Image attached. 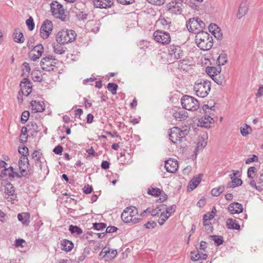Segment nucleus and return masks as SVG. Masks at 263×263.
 <instances>
[{
  "label": "nucleus",
  "instance_id": "nucleus-54",
  "mask_svg": "<svg viewBox=\"0 0 263 263\" xmlns=\"http://www.w3.org/2000/svg\"><path fill=\"white\" fill-rule=\"evenodd\" d=\"M106 227V224L103 222H95L93 223V228L96 230L100 231L104 229Z\"/></svg>",
  "mask_w": 263,
  "mask_h": 263
},
{
  "label": "nucleus",
  "instance_id": "nucleus-36",
  "mask_svg": "<svg viewBox=\"0 0 263 263\" xmlns=\"http://www.w3.org/2000/svg\"><path fill=\"white\" fill-rule=\"evenodd\" d=\"M214 108V105H209V104H204L202 107L203 110L205 112V114L210 116L214 115L215 109Z\"/></svg>",
  "mask_w": 263,
  "mask_h": 263
},
{
  "label": "nucleus",
  "instance_id": "nucleus-50",
  "mask_svg": "<svg viewBox=\"0 0 263 263\" xmlns=\"http://www.w3.org/2000/svg\"><path fill=\"white\" fill-rule=\"evenodd\" d=\"M23 67L22 69L23 73L21 74L22 77L25 76V72H27L29 74L30 72L31 69L29 66V64L27 62H24L22 64Z\"/></svg>",
  "mask_w": 263,
  "mask_h": 263
},
{
  "label": "nucleus",
  "instance_id": "nucleus-32",
  "mask_svg": "<svg viewBox=\"0 0 263 263\" xmlns=\"http://www.w3.org/2000/svg\"><path fill=\"white\" fill-rule=\"evenodd\" d=\"M221 71V68L219 65L216 67L208 66L205 69L206 73L210 77L212 74H214V76L219 75Z\"/></svg>",
  "mask_w": 263,
  "mask_h": 263
},
{
  "label": "nucleus",
  "instance_id": "nucleus-8",
  "mask_svg": "<svg viewBox=\"0 0 263 263\" xmlns=\"http://www.w3.org/2000/svg\"><path fill=\"white\" fill-rule=\"evenodd\" d=\"M168 53L171 59L178 60L184 55V51L181 46L174 44L170 45L168 47Z\"/></svg>",
  "mask_w": 263,
  "mask_h": 263
},
{
  "label": "nucleus",
  "instance_id": "nucleus-48",
  "mask_svg": "<svg viewBox=\"0 0 263 263\" xmlns=\"http://www.w3.org/2000/svg\"><path fill=\"white\" fill-rule=\"evenodd\" d=\"M257 169L254 166L250 167L247 171V176L250 179H253L255 176Z\"/></svg>",
  "mask_w": 263,
  "mask_h": 263
},
{
  "label": "nucleus",
  "instance_id": "nucleus-29",
  "mask_svg": "<svg viewBox=\"0 0 263 263\" xmlns=\"http://www.w3.org/2000/svg\"><path fill=\"white\" fill-rule=\"evenodd\" d=\"M132 206L127 207L121 214V218L125 223H128L132 221V211L129 212Z\"/></svg>",
  "mask_w": 263,
  "mask_h": 263
},
{
  "label": "nucleus",
  "instance_id": "nucleus-63",
  "mask_svg": "<svg viewBox=\"0 0 263 263\" xmlns=\"http://www.w3.org/2000/svg\"><path fill=\"white\" fill-rule=\"evenodd\" d=\"M83 192L86 194H90L92 191L93 188L89 184L85 185L83 189Z\"/></svg>",
  "mask_w": 263,
  "mask_h": 263
},
{
  "label": "nucleus",
  "instance_id": "nucleus-12",
  "mask_svg": "<svg viewBox=\"0 0 263 263\" xmlns=\"http://www.w3.org/2000/svg\"><path fill=\"white\" fill-rule=\"evenodd\" d=\"M59 7L55 8L52 6L51 13L52 14L57 18H59L62 21H66L68 20V16L65 13V10L62 4H56Z\"/></svg>",
  "mask_w": 263,
  "mask_h": 263
},
{
  "label": "nucleus",
  "instance_id": "nucleus-40",
  "mask_svg": "<svg viewBox=\"0 0 263 263\" xmlns=\"http://www.w3.org/2000/svg\"><path fill=\"white\" fill-rule=\"evenodd\" d=\"M69 231L72 234L80 235L83 233V231L81 228L77 226H73L71 224L69 226Z\"/></svg>",
  "mask_w": 263,
  "mask_h": 263
},
{
  "label": "nucleus",
  "instance_id": "nucleus-42",
  "mask_svg": "<svg viewBox=\"0 0 263 263\" xmlns=\"http://www.w3.org/2000/svg\"><path fill=\"white\" fill-rule=\"evenodd\" d=\"M10 174L11 173L9 172H4V169L2 170L0 174V182L8 181V179L11 180V176Z\"/></svg>",
  "mask_w": 263,
  "mask_h": 263
},
{
  "label": "nucleus",
  "instance_id": "nucleus-2",
  "mask_svg": "<svg viewBox=\"0 0 263 263\" xmlns=\"http://www.w3.org/2000/svg\"><path fill=\"white\" fill-rule=\"evenodd\" d=\"M211 82L203 79L197 80L194 85V91L196 96L204 98L208 96L211 90Z\"/></svg>",
  "mask_w": 263,
  "mask_h": 263
},
{
  "label": "nucleus",
  "instance_id": "nucleus-30",
  "mask_svg": "<svg viewBox=\"0 0 263 263\" xmlns=\"http://www.w3.org/2000/svg\"><path fill=\"white\" fill-rule=\"evenodd\" d=\"M226 225L227 228L230 229L238 230L240 228V226L236 220L233 218L227 219Z\"/></svg>",
  "mask_w": 263,
  "mask_h": 263
},
{
  "label": "nucleus",
  "instance_id": "nucleus-59",
  "mask_svg": "<svg viewBox=\"0 0 263 263\" xmlns=\"http://www.w3.org/2000/svg\"><path fill=\"white\" fill-rule=\"evenodd\" d=\"M42 155V153L40 150H35L33 152L31 155L32 159L35 160L40 159L41 156Z\"/></svg>",
  "mask_w": 263,
  "mask_h": 263
},
{
  "label": "nucleus",
  "instance_id": "nucleus-7",
  "mask_svg": "<svg viewBox=\"0 0 263 263\" xmlns=\"http://www.w3.org/2000/svg\"><path fill=\"white\" fill-rule=\"evenodd\" d=\"M182 0H172L166 4V10L173 14H180L182 11Z\"/></svg>",
  "mask_w": 263,
  "mask_h": 263
},
{
  "label": "nucleus",
  "instance_id": "nucleus-21",
  "mask_svg": "<svg viewBox=\"0 0 263 263\" xmlns=\"http://www.w3.org/2000/svg\"><path fill=\"white\" fill-rule=\"evenodd\" d=\"M202 175L199 174L197 176L193 177L190 181L187 187L188 192H191L194 190L201 181Z\"/></svg>",
  "mask_w": 263,
  "mask_h": 263
},
{
  "label": "nucleus",
  "instance_id": "nucleus-23",
  "mask_svg": "<svg viewBox=\"0 0 263 263\" xmlns=\"http://www.w3.org/2000/svg\"><path fill=\"white\" fill-rule=\"evenodd\" d=\"M213 120V119L211 116L205 115L204 117L199 119L198 125L202 127L209 128Z\"/></svg>",
  "mask_w": 263,
  "mask_h": 263
},
{
  "label": "nucleus",
  "instance_id": "nucleus-57",
  "mask_svg": "<svg viewBox=\"0 0 263 263\" xmlns=\"http://www.w3.org/2000/svg\"><path fill=\"white\" fill-rule=\"evenodd\" d=\"M157 226V223L154 221H149L145 223L143 226L144 228L147 229H153Z\"/></svg>",
  "mask_w": 263,
  "mask_h": 263
},
{
  "label": "nucleus",
  "instance_id": "nucleus-10",
  "mask_svg": "<svg viewBox=\"0 0 263 263\" xmlns=\"http://www.w3.org/2000/svg\"><path fill=\"white\" fill-rule=\"evenodd\" d=\"M53 29V24L49 20H45L40 28V36L43 39H47L51 34Z\"/></svg>",
  "mask_w": 263,
  "mask_h": 263
},
{
  "label": "nucleus",
  "instance_id": "nucleus-17",
  "mask_svg": "<svg viewBox=\"0 0 263 263\" xmlns=\"http://www.w3.org/2000/svg\"><path fill=\"white\" fill-rule=\"evenodd\" d=\"M5 187V193L9 196L16 197L15 190L13 185L8 181L0 182Z\"/></svg>",
  "mask_w": 263,
  "mask_h": 263
},
{
  "label": "nucleus",
  "instance_id": "nucleus-61",
  "mask_svg": "<svg viewBox=\"0 0 263 263\" xmlns=\"http://www.w3.org/2000/svg\"><path fill=\"white\" fill-rule=\"evenodd\" d=\"M147 2L153 5L160 6L163 4L165 0H147Z\"/></svg>",
  "mask_w": 263,
  "mask_h": 263
},
{
  "label": "nucleus",
  "instance_id": "nucleus-25",
  "mask_svg": "<svg viewBox=\"0 0 263 263\" xmlns=\"http://www.w3.org/2000/svg\"><path fill=\"white\" fill-rule=\"evenodd\" d=\"M208 137L206 135H203L202 136L199 137L198 142L197 144V146L194 152L196 155H197V153L198 152V151L202 149L206 145L207 142L206 139Z\"/></svg>",
  "mask_w": 263,
  "mask_h": 263
},
{
  "label": "nucleus",
  "instance_id": "nucleus-13",
  "mask_svg": "<svg viewBox=\"0 0 263 263\" xmlns=\"http://www.w3.org/2000/svg\"><path fill=\"white\" fill-rule=\"evenodd\" d=\"M44 51V47L41 44L34 46L29 53V57L31 60L35 61L42 55Z\"/></svg>",
  "mask_w": 263,
  "mask_h": 263
},
{
  "label": "nucleus",
  "instance_id": "nucleus-4",
  "mask_svg": "<svg viewBox=\"0 0 263 263\" xmlns=\"http://www.w3.org/2000/svg\"><path fill=\"white\" fill-rule=\"evenodd\" d=\"M205 27V24L200 18L196 17L190 18L186 23V27L190 32L197 34Z\"/></svg>",
  "mask_w": 263,
  "mask_h": 263
},
{
  "label": "nucleus",
  "instance_id": "nucleus-34",
  "mask_svg": "<svg viewBox=\"0 0 263 263\" xmlns=\"http://www.w3.org/2000/svg\"><path fill=\"white\" fill-rule=\"evenodd\" d=\"M13 36V39L16 43H23L25 41V37L23 33L21 31L17 32V30H15Z\"/></svg>",
  "mask_w": 263,
  "mask_h": 263
},
{
  "label": "nucleus",
  "instance_id": "nucleus-19",
  "mask_svg": "<svg viewBox=\"0 0 263 263\" xmlns=\"http://www.w3.org/2000/svg\"><path fill=\"white\" fill-rule=\"evenodd\" d=\"M94 6L99 8H108L114 4V0H93Z\"/></svg>",
  "mask_w": 263,
  "mask_h": 263
},
{
  "label": "nucleus",
  "instance_id": "nucleus-62",
  "mask_svg": "<svg viewBox=\"0 0 263 263\" xmlns=\"http://www.w3.org/2000/svg\"><path fill=\"white\" fill-rule=\"evenodd\" d=\"M63 150V147L61 145H59L56 146L52 151L54 154L61 155L62 153Z\"/></svg>",
  "mask_w": 263,
  "mask_h": 263
},
{
  "label": "nucleus",
  "instance_id": "nucleus-15",
  "mask_svg": "<svg viewBox=\"0 0 263 263\" xmlns=\"http://www.w3.org/2000/svg\"><path fill=\"white\" fill-rule=\"evenodd\" d=\"M165 168L168 173H174L178 168V163L177 160L170 158L165 161Z\"/></svg>",
  "mask_w": 263,
  "mask_h": 263
},
{
  "label": "nucleus",
  "instance_id": "nucleus-60",
  "mask_svg": "<svg viewBox=\"0 0 263 263\" xmlns=\"http://www.w3.org/2000/svg\"><path fill=\"white\" fill-rule=\"evenodd\" d=\"M209 30L213 34L217 30H220V29L216 24L212 23L209 26Z\"/></svg>",
  "mask_w": 263,
  "mask_h": 263
},
{
  "label": "nucleus",
  "instance_id": "nucleus-43",
  "mask_svg": "<svg viewBox=\"0 0 263 263\" xmlns=\"http://www.w3.org/2000/svg\"><path fill=\"white\" fill-rule=\"evenodd\" d=\"M224 190V186L223 185L219 186L217 187H215L211 190V195L213 196L217 197Z\"/></svg>",
  "mask_w": 263,
  "mask_h": 263
},
{
  "label": "nucleus",
  "instance_id": "nucleus-49",
  "mask_svg": "<svg viewBox=\"0 0 263 263\" xmlns=\"http://www.w3.org/2000/svg\"><path fill=\"white\" fill-rule=\"evenodd\" d=\"M230 178L232 180V185L231 186L232 187H235L237 186L241 185L242 183V181L240 178H238L237 177Z\"/></svg>",
  "mask_w": 263,
  "mask_h": 263
},
{
  "label": "nucleus",
  "instance_id": "nucleus-5",
  "mask_svg": "<svg viewBox=\"0 0 263 263\" xmlns=\"http://www.w3.org/2000/svg\"><path fill=\"white\" fill-rule=\"evenodd\" d=\"M189 131L187 129L181 130L177 127H173L170 129L169 138L174 143L181 142L183 139L188 134Z\"/></svg>",
  "mask_w": 263,
  "mask_h": 263
},
{
  "label": "nucleus",
  "instance_id": "nucleus-37",
  "mask_svg": "<svg viewBox=\"0 0 263 263\" xmlns=\"http://www.w3.org/2000/svg\"><path fill=\"white\" fill-rule=\"evenodd\" d=\"M160 207L162 208V210H165L166 213H165L169 216V217L171 216L172 213L175 212L176 209V206L175 204L172 205L169 207H167L166 204H162L160 205Z\"/></svg>",
  "mask_w": 263,
  "mask_h": 263
},
{
  "label": "nucleus",
  "instance_id": "nucleus-11",
  "mask_svg": "<svg viewBox=\"0 0 263 263\" xmlns=\"http://www.w3.org/2000/svg\"><path fill=\"white\" fill-rule=\"evenodd\" d=\"M20 86L21 89L18 92L19 94L21 92L23 95L28 96L32 92V83L27 78L21 80Z\"/></svg>",
  "mask_w": 263,
  "mask_h": 263
},
{
  "label": "nucleus",
  "instance_id": "nucleus-52",
  "mask_svg": "<svg viewBox=\"0 0 263 263\" xmlns=\"http://www.w3.org/2000/svg\"><path fill=\"white\" fill-rule=\"evenodd\" d=\"M30 116V112L29 111L25 110L24 111L21 116V122L22 123H25L29 119Z\"/></svg>",
  "mask_w": 263,
  "mask_h": 263
},
{
  "label": "nucleus",
  "instance_id": "nucleus-64",
  "mask_svg": "<svg viewBox=\"0 0 263 263\" xmlns=\"http://www.w3.org/2000/svg\"><path fill=\"white\" fill-rule=\"evenodd\" d=\"M192 255L191 257V259L193 261H197L200 259V253L197 251V253H195L193 252H191Z\"/></svg>",
  "mask_w": 263,
  "mask_h": 263
},
{
  "label": "nucleus",
  "instance_id": "nucleus-31",
  "mask_svg": "<svg viewBox=\"0 0 263 263\" xmlns=\"http://www.w3.org/2000/svg\"><path fill=\"white\" fill-rule=\"evenodd\" d=\"M27 164V170L29 168H31L29 167L30 163L29 161L28 158V157H27V155H23V156H21L19 161H18V167L19 170H21L22 169H26L25 168H24V166Z\"/></svg>",
  "mask_w": 263,
  "mask_h": 263
},
{
  "label": "nucleus",
  "instance_id": "nucleus-14",
  "mask_svg": "<svg viewBox=\"0 0 263 263\" xmlns=\"http://www.w3.org/2000/svg\"><path fill=\"white\" fill-rule=\"evenodd\" d=\"M52 60V55H48L43 58L40 62L42 69L46 71H50L53 70V66L51 60Z\"/></svg>",
  "mask_w": 263,
  "mask_h": 263
},
{
  "label": "nucleus",
  "instance_id": "nucleus-16",
  "mask_svg": "<svg viewBox=\"0 0 263 263\" xmlns=\"http://www.w3.org/2000/svg\"><path fill=\"white\" fill-rule=\"evenodd\" d=\"M173 115L175 119L178 121L185 120L188 117L187 112L180 108L174 110L173 112Z\"/></svg>",
  "mask_w": 263,
  "mask_h": 263
},
{
  "label": "nucleus",
  "instance_id": "nucleus-45",
  "mask_svg": "<svg viewBox=\"0 0 263 263\" xmlns=\"http://www.w3.org/2000/svg\"><path fill=\"white\" fill-rule=\"evenodd\" d=\"M210 237L213 238V240L217 246L222 245L224 241L223 237L221 236H217L215 235H210Z\"/></svg>",
  "mask_w": 263,
  "mask_h": 263
},
{
  "label": "nucleus",
  "instance_id": "nucleus-56",
  "mask_svg": "<svg viewBox=\"0 0 263 263\" xmlns=\"http://www.w3.org/2000/svg\"><path fill=\"white\" fill-rule=\"evenodd\" d=\"M211 78L218 85H222L224 82L223 79L220 76H214V74H212V75L211 76Z\"/></svg>",
  "mask_w": 263,
  "mask_h": 263
},
{
  "label": "nucleus",
  "instance_id": "nucleus-28",
  "mask_svg": "<svg viewBox=\"0 0 263 263\" xmlns=\"http://www.w3.org/2000/svg\"><path fill=\"white\" fill-rule=\"evenodd\" d=\"M61 249L67 252H70L73 248V243L68 239H64L61 241Z\"/></svg>",
  "mask_w": 263,
  "mask_h": 263
},
{
  "label": "nucleus",
  "instance_id": "nucleus-58",
  "mask_svg": "<svg viewBox=\"0 0 263 263\" xmlns=\"http://www.w3.org/2000/svg\"><path fill=\"white\" fill-rule=\"evenodd\" d=\"M18 153L23 156V155H27V157L29 155L28 148L27 146L24 145L22 147H19L18 149Z\"/></svg>",
  "mask_w": 263,
  "mask_h": 263
},
{
  "label": "nucleus",
  "instance_id": "nucleus-35",
  "mask_svg": "<svg viewBox=\"0 0 263 263\" xmlns=\"http://www.w3.org/2000/svg\"><path fill=\"white\" fill-rule=\"evenodd\" d=\"M52 47L54 53L59 54H64L66 51V48L62 46L60 44H52Z\"/></svg>",
  "mask_w": 263,
  "mask_h": 263
},
{
  "label": "nucleus",
  "instance_id": "nucleus-51",
  "mask_svg": "<svg viewBox=\"0 0 263 263\" xmlns=\"http://www.w3.org/2000/svg\"><path fill=\"white\" fill-rule=\"evenodd\" d=\"M26 24L27 26L28 29L32 31L34 28V23L33 19L31 16H30L26 21Z\"/></svg>",
  "mask_w": 263,
  "mask_h": 263
},
{
  "label": "nucleus",
  "instance_id": "nucleus-20",
  "mask_svg": "<svg viewBox=\"0 0 263 263\" xmlns=\"http://www.w3.org/2000/svg\"><path fill=\"white\" fill-rule=\"evenodd\" d=\"M162 210V208L160 207V205L154 208V206L147 208L144 210L143 212L140 214V216L144 217L147 214L152 216H156L158 215L159 212Z\"/></svg>",
  "mask_w": 263,
  "mask_h": 263
},
{
  "label": "nucleus",
  "instance_id": "nucleus-3",
  "mask_svg": "<svg viewBox=\"0 0 263 263\" xmlns=\"http://www.w3.org/2000/svg\"><path fill=\"white\" fill-rule=\"evenodd\" d=\"M77 37L74 30L63 29L60 31L55 36L56 41L61 45H65L73 42Z\"/></svg>",
  "mask_w": 263,
  "mask_h": 263
},
{
  "label": "nucleus",
  "instance_id": "nucleus-24",
  "mask_svg": "<svg viewBox=\"0 0 263 263\" xmlns=\"http://www.w3.org/2000/svg\"><path fill=\"white\" fill-rule=\"evenodd\" d=\"M32 110L34 112H41L45 110L44 103H41L36 100H32L30 102Z\"/></svg>",
  "mask_w": 263,
  "mask_h": 263
},
{
  "label": "nucleus",
  "instance_id": "nucleus-41",
  "mask_svg": "<svg viewBox=\"0 0 263 263\" xmlns=\"http://www.w3.org/2000/svg\"><path fill=\"white\" fill-rule=\"evenodd\" d=\"M147 193L151 196L158 197L161 195V191L158 187H150L147 190Z\"/></svg>",
  "mask_w": 263,
  "mask_h": 263
},
{
  "label": "nucleus",
  "instance_id": "nucleus-33",
  "mask_svg": "<svg viewBox=\"0 0 263 263\" xmlns=\"http://www.w3.org/2000/svg\"><path fill=\"white\" fill-rule=\"evenodd\" d=\"M35 165L36 167H40L41 174L42 173L45 176L48 174L49 171L47 165L42 164L41 159L35 160Z\"/></svg>",
  "mask_w": 263,
  "mask_h": 263
},
{
  "label": "nucleus",
  "instance_id": "nucleus-46",
  "mask_svg": "<svg viewBox=\"0 0 263 263\" xmlns=\"http://www.w3.org/2000/svg\"><path fill=\"white\" fill-rule=\"evenodd\" d=\"M107 88L112 95H115L117 94V90L118 88V86L115 83H109L107 84Z\"/></svg>",
  "mask_w": 263,
  "mask_h": 263
},
{
  "label": "nucleus",
  "instance_id": "nucleus-44",
  "mask_svg": "<svg viewBox=\"0 0 263 263\" xmlns=\"http://www.w3.org/2000/svg\"><path fill=\"white\" fill-rule=\"evenodd\" d=\"M28 132L27 127L26 126H23L21 130V133L20 135V141L21 143L26 142L28 138V136H25Z\"/></svg>",
  "mask_w": 263,
  "mask_h": 263
},
{
  "label": "nucleus",
  "instance_id": "nucleus-18",
  "mask_svg": "<svg viewBox=\"0 0 263 263\" xmlns=\"http://www.w3.org/2000/svg\"><path fill=\"white\" fill-rule=\"evenodd\" d=\"M20 171V173L14 172L12 174H10L11 176V179L16 177L21 178L22 177H25L29 178L33 174V170L32 168H29L28 170L26 169H22Z\"/></svg>",
  "mask_w": 263,
  "mask_h": 263
},
{
  "label": "nucleus",
  "instance_id": "nucleus-47",
  "mask_svg": "<svg viewBox=\"0 0 263 263\" xmlns=\"http://www.w3.org/2000/svg\"><path fill=\"white\" fill-rule=\"evenodd\" d=\"M138 46L141 50L146 51V49L149 48L150 43L147 41L143 40L138 43Z\"/></svg>",
  "mask_w": 263,
  "mask_h": 263
},
{
  "label": "nucleus",
  "instance_id": "nucleus-6",
  "mask_svg": "<svg viewBox=\"0 0 263 263\" xmlns=\"http://www.w3.org/2000/svg\"><path fill=\"white\" fill-rule=\"evenodd\" d=\"M181 105L183 107L189 110H196L199 108L198 100L193 97L185 95L181 98Z\"/></svg>",
  "mask_w": 263,
  "mask_h": 263
},
{
  "label": "nucleus",
  "instance_id": "nucleus-1",
  "mask_svg": "<svg viewBox=\"0 0 263 263\" xmlns=\"http://www.w3.org/2000/svg\"><path fill=\"white\" fill-rule=\"evenodd\" d=\"M195 42L197 46L203 51L210 50L213 45V37L204 31L198 32L195 36Z\"/></svg>",
  "mask_w": 263,
  "mask_h": 263
},
{
  "label": "nucleus",
  "instance_id": "nucleus-22",
  "mask_svg": "<svg viewBox=\"0 0 263 263\" xmlns=\"http://www.w3.org/2000/svg\"><path fill=\"white\" fill-rule=\"evenodd\" d=\"M228 209L232 214H239L243 211L242 205L237 202L231 203Z\"/></svg>",
  "mask_w": 263,
  "mask_h": 263
},
{
  "label": "nucleus",
  "instance_id": "nucleus-27",
  "mask_svg": "<svg viewBox=\"0 0 263 263\" xmlns=\"http://www.w3.org/2000/svg\"><path fill=\"white\" fill-rule=\"evenodd\" d=\"M30 215L28 212L20 213L17 215L18 220L25 226H28L30 223Z\"/></svg>",
  "mask_w": 263,
  "mask_h": 263
},
{
  "label": "nucleus",
  "instance_id": "nucleus-26",
  "mask_svg": "<svg viewBox=\"0 0 263 263\" xmlns=\"http://www.w3.org/2000/svg\"><path fill=\"white\" fill-rule=\"evenodd\" d=\"M248 11V7L246 1L242 2L239 7L238 13L237 14V18L240 19Z\"/></svg>",
  "mask_w": 263,
  "mask_h": 263
},
{
  "label": "nucleus",
  "instance_id": "nucleus-38",
  "mask_svg": "<svg viewBox=\"0 0 263 263\" xmlns=\"http://www.w3.org/2000/svg\"><path fill=\"white\" fill-rule=\"evenodd\" d=\"M31 76L34 82H41L43 80V77L39 70H33L31 72Z\"/></svg>",
  "mask_w": 263,
  "mask_h": 263
},
{
  "label": "nucleus",
  "instance_id": "nucleus-9",
  "mask_svg": "<svg viewBox=\"0 0 263 263\" xmlns=\"http://www.w3.org/2000/svg\"><path fill=\"white\" fill-rule=\"evenodd\" d=\"M153 36L155 41L162 44H168L171 42L170 34L162 30H156L154 32Z\"/></svg>",
  "mask_w": 263,
  "mask_h": 263
},
{
  "label": "nucleus",
  "instance_id": "nucleus-55",
  "mask_svg": "<svg viewBox=\"0 0 263 263\" xmlns=\"http://www.w3.org/2000/svg\"><path fill=\"white\" fill-rule=\"evenodd\" d=\"M27 127L29 128V130H32L33 132H38V126L36 123L34 122H29L27 124Z\"/></svg>",
  "mask_w": 263,
  "mask_h": 263
},
{
  "label": "nucleus",
  "instance_id": "nucleus-53",
  "mask_svg": "<svg viewBox=\"0 0 263 263\" xmlns=\"http://www.w3.org/2000/svg\"><path fill=\"white\" fill-rule=\"evenodd\" d=\"M169 217V216H168L164 212L161 213L160 216L158 219L159 224L161 226L163 225Z\"/></svg>",
  "mask_w": 263,
  "mask_h": 263
},
{
  "label": "nucleus",
  "instance_id": "nucleus-39",
  "mask_svg": "<svg viewBox=\"0 0 263 263\" xmlns=\"http://www.w3.org/2000/svg\"><path fill=\"white\" fill-rule=\"evenodd\" d=\"M228 62V58H227V54L224 52H221L218 59H217V62L218 63V65L220 66L221 65H224L225 64H226Z\"/></svg>",
  "mask_w": 263,
  "mask_h": 263
}]
</instances>
